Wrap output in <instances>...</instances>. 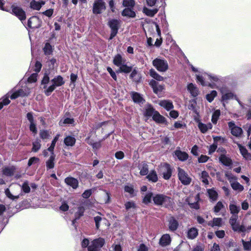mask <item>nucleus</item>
<instances>
[{
    "instance_id": "14",
    "label": "nucleus",
    "mask_w": 251,
    "mask_h": 251,
    "mask_svg": "<svg viewBox=\"0 0 251 251\" xmlns=\"http://www.w3.org/2000/svg\"><path fill=\"white\" fill-rule=\"evenodd\" d=\"M171 238L169 234H165L162 236L159 240V244L162 247H166L170 244Z\"/></svg>"
},
{
    "instance_id": "25",
    "label": "nucleus",
    "mask_w": 251,
    "mask_h": 251,
    "mask_svg": "<svg viewBox=\"0 0 251 251\" xmlns=\"http://www.w3.org/2000/svg\"><path fill=\"white\" fill-rule=\"evenodd\" d=\"M159 105L165 108L167 110L169 111L174 107L173 103L167 100H161L159 103Z\"/></svg>"
},
{
    "instance_id": "22",
    "label": "nucleus",
    "mask_w": 251,
    "mask_h": 251,
    "mask_svg": "<svg viewBox=\"0 0 251 251\" xmlns=\"http://www.w3.org/2000/svg\"><path fill=\"white\" fill-rule=\"evenodd\" d=\"M208 225L211 227H220L222 225V219L221 218H214L211 221L208 222Z\"/></svg>"
},
{
    "instance_id": "5",
    "label": "nucleus",
    "mask_w": 251,
    "mask_h": 251,
    "mask_svg": "<svg viewBox=\"0 0 251 251\" xmlns=\"http://www.w3.org/2000/svg\"><path fill=\"white\" fill-rule=\"evenodd\" d=\"M220 91L222 94L221 99L223 101H226L233 99L235 100V96H236L225 85L222 86L220 88Z\"/></svg>"
},
{
    "instance_id": "2",
    "label": "nucleus",
    "mask_w": 251,
    "mask_h": 251,
    "mask_svg": "<svg viewBox=\"0 0 251 251\" xmlns=\"http://www.w3.org/2000/svg\"><path fill=\"white\" fill-rule=\"evenodd\" d=\"M153 201L154 204L161 205L165 207L171 206L173 204L172 200L170 197L161 194L153 196Z\"/></svg>"
},
{
    "instance_id": "24",
    "label": "nucleus",
    "mask_w": 251,
    "mask_h": 251,
    "mask_svg": "<svg viewBox=\"0 0 251 251\" xmlns=\"http://www.w3.org/2000/svg\"><path fill=\"white\" fill-rule=\"evenodd\" d=\"M152 119L156 123L159 124H165L166 122L165 118L161 115L157 111H155Z\"/></svg>"
},
{
    "instance_id": "16",
    "label": "nucleus",
    "mask_w": 251,
    "mask_h": 251,
    "mask_svg": "<svg viewBox=\"0 0 251 251\" xmlns=\"http://www.w3.org/2000/svg\"><path fill=\"white\" fill-rule=\"evenodd\" d=\"M219 161L223 165L226 166H230L232 163L230 158L225 154H222L219 156Z\"/></svg>"
},
{
    "instance_id": "47",
    "label": "nucleus",
    "mask_w": 251,
    "mask_h": 251,
    "mask_svg": "<svg viewBox=\"0 0 251 251\" xmlns=\"http://www.w3.org/2000/svg\"><path fill=\"white\" fill-rule=\"evenodd\" d=\"M10 102L9 100V97L7 95L0 99V110L2 109L4 105H8Z\"/></svg>"
},
{
    "instance_id": "11",
    "label": "nucleus",
    "mask_w": 251,
    "mask_h": 251,
    "mask_svg": "<svg viewBox=\"0 0 251 251\" xmlns=\"http://www.w3.org/2000/svg\"><path fill=\"white\" fill-rule=\"evenodd\" d=\"M160 173L165 179H169L172 176V169L169 164L164 163L161 165Z\"/></svg>"
},
{
    "instance_id": "41",
    "label": "nucleus",
    "mask_w": 251,
    "mask_h": 251,
    "mask_svg": "<svg viewBox=\"0 0 251 251\" xmlns=\"http://www.w3.org/2000/svg\"><path fill=\"white\" fill-rule=\"evenodd\" d=\"M109 26L111 30L118 31L119 26V22L117 20H112L109 22Z\"/></svg>"
},
{
    "instance_id": "35",
    "label": "nucleus",
    "mask_w": 251,
    "mask_h": 251,
    "mask_svg": "<svg viewBox=\"0 0 251 251\" xmlns=\"http://www.w3.org/2000/svg\"><path fill=\"white\" fill-rule=\"evenodd\" d=\"M158 10L157 8H155L153 9H150L147 7H144L143 10V12L146 15L150 17H153L155 14H156L158 12Z\"/></svg>"
},
{
    "instance_id": "19",
    "label": "nucleus",
    "mask_w": 251,
    "mask_h": 251,
    "mask_svg": "<svg viewBox=\"0 0 251 251\" xmlns=\"http://www.w3.org/2000/svg\"><path fill=\"white\" fill-rule=\"evenodd\" d=\"M175 154L181 161L186 160L188 157V154L186 152L182 151L178 149L175 151Z\"/></svg>"
},
{
    "instance_id": "28",
    "label": "nucleus",
    "mask_w": 251,
    "mask_h": 251,
    "mask_svg": "<svg viewBox=\"0 0 251 251\" xmlns=\"http://www.w3.org/2000/svg\"><path fill=\"white\" fill-rule=\"evenodd\" d=\"M84 211L85 209L83 206H80L77 207V210L75 213V219L72 222L73 225L75 224V222L76 220L79 219L80 217L83 216Z\"/></svg>"
},
{
    "instance_id": "34",
    "label": "nucleus",
    "mask_w": 251,
    "mask_h": 251,
    "mask_svg": "<svg viewBox=\"0 0 251 251\" xmlns=\"http://www.w3.org/2000/svg\"><path fill=\"white\" fill-rule=\"evenodd\" d=\"M229 209L230 213L232 215H237L240 210V207L237 206L234 203H230L229 205Z\"/></svg>"
},
{
    "instance_id": "20",
    "label": "nucleus",
    "mask_w": 251,
    "mask_h": 251,
    "mask_svg": "<svg viewBox=\"0 0 251 251\" xmlns=\"http://www.w3.org/2000/svg\"><path fill=\"white\" fill-rule=\"evenodd\" d=\"M198 126L202 133H206L208 129H212L213 126L211 123L204 124L201 122H198Z\"/></svg>"
},
{
    "instance_id": "55",
    "label": "nucleus",
    "mask_w": 251,
    "mask_h": 251,
    "mask_svg": "<svg viewBox=\"0 0 251 251\" xmlns=\"http://www.w3.org/2000/svg\"><path fill=\"white\" fill-rule=\"evenodd\" d=\"M5 194L7 197H8L9 199L14 200L16 199H17L19 198V196H14L13 195L9 189L8 188H7L5 190Z\"/></svg>"
},
{
    "instance_id": "64",
    "label": "nucleus",
    "mask_w": 251,
    "mask_h": 251,
    "mask_svg": "<svg viewBox=\"0 0 251 251\" xmlns=\"http://www.w3.org/2000/svg\"><path fill=\"white\" fill-rule=\"evenodd\" d=\"M209 157L205 155H201L198 158L199 163H205L208 161Z\"/></svg>"
},
{
    "instance_id": "29",
    "label": "nucleus",
    "mask_w": 251,
    "mask_h": 251,
    "mask_svg": "<svg viewBox=\"0 0 251 251\" xmlns=\"http://www.w3.org/2000/svg\"><path fill=\"white\" fill-rule=\"evenodd\" d=\"M75 139L72 136H67L64 139V142L67 146H73L75 143Z\"/></svg>"
},
{
    "instance_id": "26",
    "label": "nucleus",
    "mask_w": 251,
    "mask_h": 251,
    "mask_svg": "<svg viewBox=\"0 0 251 251\" xmlns=\"http://www.w3.org/2000/svg\"><path fill=\"white\" fill-rule=\"evenodd\" d=\"M55 157V155L54 154V152H52V153H51V156L50 157L49 159L46 161V167L48 170L54 168Z\"/></svg>"
},
{
    "instance_id": "53",
    "label": "nucleus",
    "mask_w": 251,
    "mask_h": 251,
    "mask_svg": "<svg viewBox=\"0 0 251 251\" xmlns=\"http://www.w3.org/2000/svg\"><path fill=\"white\" fill-rule=\"evenodd\" d=\"M135 5V2L133 0H124L123 5L127 8H133Z\"/></svg>"
},
{
    "instance_id": "18",
    "label": "nucleus",
    "mask_w": 251,
    "mask_h": 251,
    "mask_svg": "<svg viewBox=\"0 0 251 251\" xmlns=\"http://www.w3.org/2000/svg\"><path fill=\"white\" fill-rule=\"evenodd\" d=\"M65 183L74 189H76L78 186V181L76 179L72 177H68L65 179Z\"/></svg>"
},
{
    "instance_id": "12",
    "label": "nucleus",
    "mask_w": 251,
    "mask_h": 251,
    "mask_svg": "<svg viewBox=\"0 0 251 251\" xmlns=\"http://www.w3.org/2000/svg\"><path fill=\"white\" fill-rule=\"evenodd\" d=\"M42 21L37 16H32L28 20L27 25L31 28H37L41 26Z\"/></svg>"
},
{
    "instance_id": "32",
    "label": "nucleus",
    "mask_w": 251,
    "mask_h": 251,
    "mask_svg": "<svg viewBox=\"0 0 251 251\" xmlns=\"http://www.w3.org/2000/svg\"><path fill=\"white\" fill-rule=\"evenodd\" d=\"M198 234V229L195 227H192L188 231L187 237L189 239H193L197 236Z\"/></svg>"
},
{
    "instance_id": "8",
    "label": "nucleus",
    "mask_w": 251,
    "mask_h": 251,
    "mask_svg": "<svg viewBox=\"0 0 251 251\" xmlns=\"http://www.w3.org/2000/svg\"><path fill=\"white\" fill-rule=\"evenodd\" d=\"M105 3L103 0H95L93 6V12L95 14L101 13L105 10Z\"/></svg>"
},
{
    "instance_id": "37",
    "label": "nucleus",
    "mask_w": 251,
    "mask_h": 251,
    "mask_svg": "<svg viewBox=\"0 0 251 251\" xmlns=\"http://www.w3.org/2000/svg\"><path fill=\"white\" fill-rule=\"evenodd\" d=\"M232 229L235 231L239 232H244L246 230L245 227L243 225H240L238 223L231 225Z\"/></svg>"
},
{
    "instance_id": "44",
    "label": "nucleus",
    "mask_w": 251,
    "mask_h": 251,
    "mask_svg": "<svg viewBox=\"0 0 251 251\" xmlns=\"http://www.w3.org/2000/svg\"><path fill=\"white\" fill-rule=\"evenodd\" d=\"M15 168L13 167H6L3 169V174L5 176H10L13 175Z\"/></svg>"
},
{
    "instance_id": "21",
    "label": "nucleus",
    "mask_w": 251,
    "mask_h": 251,
    "mask_svg": "<svg viewBox=\"0 0 251 251\" xmlns=\"http://www.w3.org/2000/svg\"><path fill=\"white\" fill-rule=\"evenodd\" d=\"M133 8H126L122 12V15L128 18H134L136 16L135 12L132 10Z\"/></svg>"
},
{
    "instance_id": "48",
    "label": "nucleus",
    "mask_w": 251,
    "mask_h": 251,
    "mask_svg": "<svg viewBox=\"0 0 251 251\" xmlns=\"http://www.w3.org/2000/svg\"><path fill=\"white\" fill-rule=\"evenodd\" d=\"M217 95V93L215 90H212L209 94H207L206 95V99L209 102H211L214 98Z\"/></svg>"
},
{
    "instance_id": "54",
    "label": "nucleus",
    "mask_w": 251,
    "mask_h": 251,
    "mask_svg": "<svg viewBox=\"0 0 251 251\" xmlns=\"http://www.w3.org/2000/svg\"><path fill=\"white\" fill-rule=\"evenodd\" d=\"M32 151L33 152L38 151L41 148L40 142L39 140H36L32 143Z\"/></svg>"
},
{
    "instance_id": "27",
    "label": "nucleus",
    "mask_w": 251,
    "mask_h": 251,
    "mask_svg": "<svg viewBox=\"0 0 251 251\" xmlns=\"http://www.w3.org/2000/svg\"><path fill=\"white\" fill-rule=\"evenodd\" d=\"M75 121L73 118H66L60 121L59 125L60 126H64L67 125H74Z\"/></svg>"
},
{
    "instance_id": "9",
    "label": "nucleus",
    "mask_w": 251,
    "mask_h": 251,
    "mask_svg": "<svg viewBox=\"0 0 251 251\" xmlns=\"http://www.w3.org/2000/svg\"><path fill=\"white\" fill-rule=\"evenodd\" d=\"M229 129L230 130V132L232 135L236 137H240L242 133V129L237 126L234 121H230L227 123Z\"/></svg>"
},
{
    "instance_id": "15",
    "label": "nucleus",
    "mask_w": 251,
    "mask_h": 251,
    "mask_svg": "<svg viewBox=\"0 0 251 251\" xmlns=\"http://www.w3.org/2000/svg\"><path fill=\"white\" fill-rule=\"evenodd\" d=\"M187 90L193 97H197L199 94L198 88L192 83L188 84Z\"/></svg>"
},
{
    "instance_id": "17",
    "label": "nucleus",
    "mask_w": 251,
    "mask_h": 251,
    "mask_svg": "<svg viewBox=\"0 0 251 251\" xmlns=\"http://www.w3.org/2000/svg\"><path fill=\"white\" fill-rule=\"evenodd\" d=\"M126 59L123 58L119 54H118L115 56L113 61V64L119 67L122 64L126 63Z\"/></svg>"
},
{
    "instance_id": "23",
    "label": "nucleus",
    "mask_w": 251,
    "mask_h": 251,
    "mask_svg": "<svg viewBox=\"0 0 251 251\" xmlns=\"http://www.w3.org/2000/svg\"><path fill=\"white\" fill-rule=\"evenodd\" d=\"M45 2L44 1H37L35 0H32L30 2V7L31 8L39 10L41 9V7L44 5Z\"/></svg>"
},
{
    "instance_id": "38",
    "label": "nucleus",
    "mask_w": 251,
    "mask_h": 251,
    "mask_svg": "<svg viewBox=\"0 0 251 251\" xmlns=\"http://www.w3.org/2000/svg\"><path fill=\"white\" fill-rule=\"evenodd\" d=\"M140 174L142 176L147 175L149 172L148 165L146 163H143L139 166Z\"/></svg>"
},
{
    "instance_id": "57",
    "label": "nucleus",
    "mask_w": 251,
    "mask_h": 251,
    "mask_svg": "<svg viewBox=\"0 0 251 251\" xmlns=\"http://www.w3.org/2000/svg\"><path fill=\"white\" fill-rule=\"evenodd\" d=\"M224 206L221 201H218L214 208L215 213H218L221 210L224 208Z\"/></svg>"
},
{
    "instance_id": "61",
    "label": "nucleus",
    "mask_w": 251,
    "mask_h": 251,
    "mask_svg": "<svg viewBox=\"0 0 251 251\" xmlns=\"http://www.w3.org/2000/svg\"><path fill=\"white\" fill-rule=\"evenodd\" d=\"M39 158L37 157H32L29 158L28 161V166H30L32 164L37 163L39 161Z\"/></svg>"
},
{
    "instance_id": "60",
    "label": "nucleus",
    "mask_w": 251,
    "mask_h": 251,
    "mask_svg": "<svg viewBox=\"0 0 251 251\" xmlns=\"http://www.w3.org/2000/svg\"><path fill=\"white\" fill-rule=\"evenodd\" d=\"M242 243L245 250H251V239L249 241H245L242 240Z\"/></svg>"
},
{
    "instance_id": "51",
    "label": "nucleus",
    "mask_w": 251,
    "mask_h": 251,
    "mask_svg": "<svg viewBox=\"0 0 251 251\" xmlns=\"http://www.w3.org/2000/svg\"><path fill=\"white\" fill-rule=\"evenodd\" d=\"M60 136L59 134H57L55 137L54 138L53 140L52 141L51 145L50 147L48 149V151L51 152V153H52L53 152V150L54 148V147L55 146L56 143L58 140V138Z\"/></svg>"
},
{
    "instance_id": "50",
    "label": "nucleus",
    "mask_w": 251,
    "mask_h": 251,
    "mask_svg": "<svg viewBox=\"0 0 251 251\" xmlns=\"http://www.w3.org/2000/svg\"><path fill=\"white\" fill-rule=\"evenodd\" d=\"M220 110H215L212 114L211 121L214 124H216L220 116Z\"/></svg>"
},
{
    "instance_id": "10",
    "label": "nucleus",
    "mask_w": 251,
    "mask_h": 251,
    "mask_svg": "<svg viewBox=\"0 0 251 251\" xmlns=\"http://www.w3.org/2000/svg\"><path fill=\"white\" fill-rule=\"evenodd\" d=\"M104 244V240L99 238L92 241L88 246V251H98Z\"/></svg>"
},
{
    "instance_id": "56",
    "label": "nucleus",
    "mask_w": 251,
    "mask_h": 251,
    "mask_svg": "<svg viewBox=\"0 0 251 251\" xmlns=\"http://www.w3.org/2000/svg\"><path fill=\"white\" fill-rule=\"evenodd\" d=\"M50 81V78L49 75L47 74H45L44 76V77L42 79V84L44 85L43 88L47 90V84Z\"/></svg>"
},
{
    "instance_id": "59",
    "label": "nucleus",
    "mask_w": 251,
    "mask_h": 251,
    "mask_svg": "<svg viewBox=\"0 0 251 251\" xmlns=\"http://www.w3.org/2000/svg\"><path fill=\"white\" fill-rule=\"evenodd\" d=\"M125 191L128 193L131 196H134V188L132 185H126L125 187Z\"/></svg>"
},
{
    "instance_id": "62",
    "label": "nucleus",
    "mask_w": 251,
    "mask_h": 251,
    "mask_svg": "<svg viewBox=\"0 0 251 251\" xmlns=\"http://www.w3.org/2000/svg\"><path fill=\"white\" fill-rule=\"evenodd\" d=\"M40 136L43 139L48 138L49 136V132L47 130H43L40 132Z\"/></svg>"
},
{
    "instance_id": "52",
    "label": "nucleus",
    "mask_w": 251,
    "mask_h": 251,
    "mask_svg": "<svg viewBox=\"0 0 251 251\" xmlns=\"http://www.w3.org/2000/svg\"><path fill=\"white\" fill-rule=\"evenodd\" d=\"M208 196L210 199L213 201H216L217 199L218 194L216 191L213 189H208L207 190Z\"/></svg>"
},
{
    "instance_id": "63",
    "label": "nucleus",
    "mask_w": 251,
    "mask_h": 251,
    "mask_svg": "<svg viewBox=\"0 0 251 251\" xmlns=\"http://www.w3.org/2000/svg\"><path fill=\"white\" fill-rule=\"evenodd\" d=\"M56 62V60L55 58H51L47 62L48 65L50 69H53L54 68Z\"/></svg>"
},
{
    "instance_id": "42",
    "label": "nucleus",
    "mask_w": 251,
    "mask_h": 251,
    "mask_svg": "<svg viewBox=\"0 0 251 251\" xmlns=\"http://www.w3.org/2000/svg\"><path fill=\"white\" fill-rule=\"evenodd\" d=\"M43 51L46 55H50L52 53L53 48L50 43H47L43 48Z\"/></svg>"
},
{
    "instance_id": "33",
    "label": "nucleus",
    "mask_w": 251,
    "mask_h": 251,
    "mask_svg": "<svg viewBox=\"0 0 251 251\" xmlns=\"http://www.w3.org/2000/svg\"><path fill=\"white\" fill-rule=\"evenodd\" d=\"M150 75L154 79L157 81H162L164 79L163 76L158 74L154 69H151L149 71Z\"/></svg>"
},
{
    "instance_id": "31",
    "label": "nucleus",
    "mask_w": 251,
    "mask_h": 251,
    "mask_svg": "<svg viewBox=\"0 0 251 251\" xmlns=\"http://www.w3.org/2000/svg\"><path fill=\"white\" fill-rule=\"evenodd\" d=\"M147 178L150 181L152 182H156L158 180V176L156 172L154 170H151L150 171L148 175L147 176Z\"/></svg>"
},
{
    "instance_id": "7",
    "label": "nucleus",
    "mask_w": 251,
    "mask_h": 251,
    "mask_svg": "<svg viewBox=\"0 0 251 251\" xmlns=\"http://www.w3.org/2000/svg\"><path fill=\"white\" fill-rule=\"evenodd\" d=\"M12 13L15 15L22 23L25 20V13L23 9L15 4L11 6Z\"/></svg>"
},
{
    "instance_id": "1",
    "label": "nucleus",
    "mask_w": 251,
    "mask_h": 251,
    "mask_svg": "<svg viewBox=\"0 0 251 251\" xmlns=\"http://www.w3.org/2000/svg\"><path fill=\"white\" fill-rule=\"evenodd\" d=\"M200 74H196V78L198 82H200L202 86L208 85L211 88H214L213 85L208 82H206V79H209L212 82H218L219 80V77L214 74H209L206 73L200 72Z\"/></svg>"
},
{
    "instance_id": "58",
    "label": "nucleus",
    "mask_w": 251,
    "mask_h": 251,
    "mask_svg": "<svg viewBox=\"0 0 251 251\" xmlns=\"http://www.w3.org/2000/svg\"><path fill=\"white\" fill-rule=\"evenodd\" d=\"M164 88L163 85L158 84L155 88H154V89H153V90L155 94L160 95Z\"/></svg>"
},
{
    "instance_id": "45",
    "label": "nucleus",
    "mask_w": 251,
    "mask_h": 251,
    "mask_svg": "<svg viewBox=\"0 0 251 251\" xmlns=\"http://www.w3.org/2000/svg\"><path fill=\"white\" fill-rule=\"evenodd\" d=\"M153 194L151 192L147 193L144 197L143 202L147 204L151 202V199H153Z\"/></svg>"
},
{
    "instance_id": "3",
    "label": "nucleus",
    "mask_w": 251,
    "mask_h": 251,
    "mask_svg": "<svg viewBox=\"0 0 251 251\" xmlns=\"http://www.w3.org/2000/svg\"><path fill=\"white\" fill-rule=\"evenodd\" d=\"M52 84L45 90V93L47 96H50L56 87L61 86L65 83L63 77L61 75H57L51 80Z\"/></svg>"
},
{
    "instance_id": "6",
    "label": "nucleus",
    "mask_w": 251,
    "mask_h": 251,
    "mask_svg": "<svg viewBox=\"0 0 251 251\" xmlns=\"http://www.w3.org/2000/svg\"><path fill=\"white\" fill-rule=\"evenodd\" d=\"M178 176L179 180L183 185H187L190 184L192 179L188 176V174L182 169L178 167Z\"/></svg>"
},
{
    "instance_id": "36",
    "label": "nucleus",
    "mask_w": 251,
    "mask_h": 251,
    "mask_svg": "<svg viewBox=\"0 0 251 251\" xmlns=\"http://www.w3.org/2000/svg\"><path fill=\"white\" fill-rule=\"evenodd\" d=\"M200 176L202 182L203 183V184H205V185H208V178H210L208 173L207 172L203 171L201 173Z\"/></svg>"
},
{
    "instance_id": "13",
    "label": "nucleus",
    "mask_w": 251,
    "mask_h": 251,
    "mask_svg": "<svg viewBox=\"0 0 251 251\" xmlns=\"http://www.w3.org/2000/svg\"><path fill=\"white\" fill-rule=\"evenodd\" d=\"M178 226V222L174 217H171L168 219V227L170 231H176Z\"/></svg>"
},
{
    "instance_id": "39",
    "label": "nucleus",
    "mask_w": 251,
    "mask_h": 251,
    "mask_svg": "<svg viewBox=\"0 0 251 251\" xmlns=\"http://www.w3.org/2000/svg\"><path fill=\"white\" fill-rule=\"evenodd\" d=\"M132 98L133 99V100L135 102L137 103H143L144 100L143 98L141 97L140 94L137 93V92H132Z\"/></svg>"
},
{
    "instance_id": "40",
    "label": "nucleus",
    "mask_w": 251,
    "mask_h": 251,
    "mask_svg": "<svg viewBox=\"0 0 251 251\" xmlns=\"http://www.w3.org/2000/svg\"><path fill=\"white\" fill-rule=\"evenodd\" d=\"M239 149L240 151V152L242 155L246 158L247 159L251 160V154L249 153L247 149L244 147L241 146V145L239 146Z\"/></svg>"
},
{
    "instance_id": "49",
    "label": "nucleus",
    "mask_w": 251,
    "mask_h": 251,
    "mask_svg": "<svg viewBox=\"0 0 251 251\" xmlns=\"http://www.w3.org/2000/svg\"><path fill=\"white\" fill-rule=\"evenodd\" d=\"M19 186L21 187L22 191L25 193H29L30 191V188L29 186V183L27 181H25L23 184Z\"/></svg>"
},
{
    "instance_id": "30",
    "label": "nucleus",
    "mask_w": 251,
    "mask_h": 251,
    "mask_svg": "<svg viewBox=\"0 0 251 251\" xmlns=\"http://www.w3.org/2000/svg\"><path fill=\"white\" fill-rule=\"evenodd\" d=\"M230 185L234 190L239 192H242L244 189V186L237 181H230Z\"/></svg>"
},
{
    "instance_id": "46",
    "label": "nucleus",
    "mask_w": 251,
    "mask_h": 251,
    "mask_svg": "<svg viewBox=\"0 0 251 251\" xmlns=\"http://www.w3.org/2000/svg\"><path fill=\"white\" fill-rule=\"evenodd\" d=\"M132 70L131 67L128 66L126 65V63L122 64L119 67V72L125 73H128L131 72Z\"/></svg>"
},
{
    "instance_id": "43",
    "label": "nucleus",
    "mask_w": 251,
    "mask_h": 251,
    "mask_svg": "<svg viewBox=\"0 0 251 251\" xmlns=\"http://www.w3.org/2000/svg\"><path fill=\"white\" fill-rule=\"evenodd\" d=\"M155 111L151 105H147L145 109V115L147 117H153Z\"/></svg>"
},
{
    "instance_id": "4",
    "label": "nucleus",
    "mask_w": 251,
    "mask_h": 251,
    "mask_svg": "<svg viewBox=\"0 0 251 251\" xmlns=\"http://www.w3.org/2000/svg\"><path fill=\"white\" fill-rule=\"evenodd\" d=\"M152 65L159 72L164 73L169 69V65L166 60L158 57L152 61Z\"/></svg>"
}]
</instances>
